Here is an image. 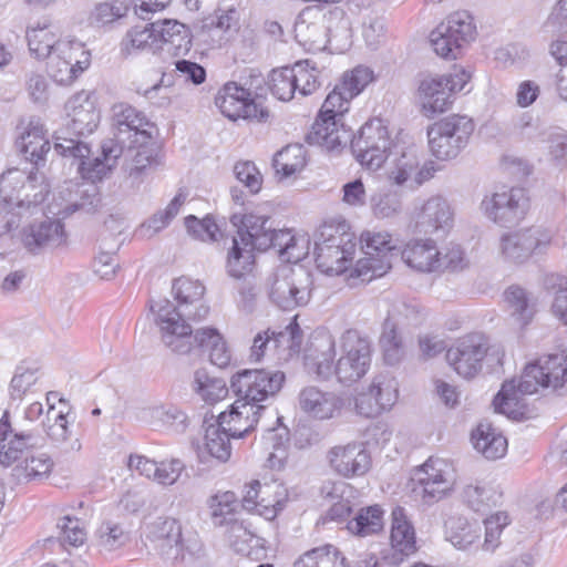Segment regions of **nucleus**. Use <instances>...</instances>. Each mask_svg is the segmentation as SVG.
Wrapping results in <instances>:
<instances>
[{"label": "nucleus", "mask_w": 567, "mask_h": 567, "mask_svg": "<svg viewBox=\"0 0 567 567\" xmlns=\"http://www.w3.org/2000/svg\"><path fill=\"white\" fill-rule=\"evenodd\" d=\"M128 7L124 1L97 3L91 13V23L96 27H104L126 16Z\"/></svg>", "instance_id": "obj_60"}, {"label": "nucleus", "mask_w": 567, "mask_h": 567, "mask_svg": "<svg viewBox=\"0 0 567 567\" xmlns=\"http://www.w3.org/2000/svg\"><path fill=\"white\" fill-rule=\"evenodd\" d=\"M505 301L511 313L522 326H526L533 318L535 309L528 292L519 286H511L504 292Z\"/></svg>", "instance_id": "obj_48"}, {"label": "nucleus", "mask_w": 567, "mask_h": 567, "mask_svg": "<svg viewBox=\"0 0 567 567\" xmlns=\"http://www.w3.org/2000/svg\"><path fill=\"white\" fill-rule=\"evenodd\" d=\"M266 409L267 406H255L248 401L236 399L229 411L219 414L218 423L233 439H244L256 429Z\"/></svg>", "instance_id": "obj_26"}, {"label": "nucleus", "mask_w": 567, "mask_h": 567, "mask_svg": "<svg viewBox=\"0 0 567 567\" xmlns=\"http://www.w3.org/2000/svg\"><path fill=\"white\" fill-rule=\"evenodd\" d=\"M272 332V347L275 349L284 348L287 349L289 355L299 353L303 341V332L296 319L289 322L285 329Z\"/></svg>", "instance_id": "obj_59"}, {"label": "nucleus", "mask_w": 567, "mask_h": 567, "mask_svg": "<svg viewBox=\"0 0 567 567\" xmlns=\"http://www.w3.org/2000/svg\"><path fill=\"white\" fill-rule=\"evenodd\" d=\"M205 290V286L199 280L179 277L172 284L176 306L166 298L151 305V310L156 315V323L162 331L163 342L175 353L189 352L192 327L187 320L200 321L209 313V307L203 302Z\"/></svg>", "instance_id": "obj_2"}, {"label": "nucleus", "mask_w": 567, "mask_h": 567, "mask_svg": "<svg viewBox=\"0 0 567 567\" xmlns=\"http://www.w3.org/2000/svg\"><path fill=\"white\" fill-rule=\"evenodd\" d=\"M230 437L228 431L223 429L219 423L209 425L205 434V452L219 462H226L231 453Z\"/></svg>", "instance_id": "obj_49"}, {"label": "nucleus", "mask_w": 567, "mask_h": 567, "mask_svg": "<svg viewBox=\"0 0 567 567\" xmlns=\"http://www.w3.org/2000/svg\"><path fill=\"white\" fill-rule=\"evenodd\" d=\"M360 243L365 257L355 262L350 277L371 281L385 275L391 269V257L398 249V240L385 230H367L361 234Z\"/></svg>", "instance_id": "obj_9"}, {"label": "nucleus", "mask_w": 567, "mask_h": 567, "mask_svg": "<svg viewBox=\"0 0 567 567\" xmlns=\"http://www.w3.org/2000/svg\"><path fill=\"white\" fill-rule=\"evenodd\" d=\"M187 194L179 189L164 210L156 212L143 225L142 229L152 230V235L158 233L169 225L186 202Z\"/></svg>", "instance_id": "obj_55"}, {"label": "nucleus", "mask_w": 567, "mask_h": 567, "mask_svg": "<svg viewBox=\"0 0 567 567\" xmlns=\"http://www.w3.org/2000/svg\"><path fill=\"white\" fill-rule=\"evenodd\" d=\"M350 143L352 152L362 165L370 169H378L388 158L393 142L386 124L382 118L375 117L368 121L358 135L351 133Z\"/></svg>", "instance_id": "obj_14"}, {"label": "nucleus", "mask_w": 567, "mask_h": 567, "mask_svg": "<svg viewBox=\"0 0 567 567\" xmlns=\"http://www.w3.org/2000/svg\"><path fill=\"white\" fill-rule=\"evenodd\" d=\"M436 168L433 162H425L421 166V157L414 146L406 147L393 161L389 178L396 185L408 184L414 188L434 176Z\"/></svg>", "instance_id": "obj_22"}, {"label": "nucleus", "mask_w": 567, "mask_h": 567, "mask_svg": "<svg viewBox=\"0 0 567 567\" xmlns=\"http://www.w3.org/2000/svg\"><path fill=\"white\" fill-rule=\"evenodd\" d=\"M384 362L389 365L399 364L406 354V347L394 320L388 317L379 339Z\"/></svg>", "instance_id": "obj_38"}, {"label": "nucleus", "mask_w": 567, "mask_h": 567, "mask_svg": "<svg viewBox=\"0 0 567 567\" xmlns=\"http://www.w3.org/2000/svg\"><path fill=\"white\" fill-rule=\"evenodd\" d=\"M53 54L61 59L74 62L79 69H87L91 64V53L85 49L84 43L75 39H60Z\"/></svg>", "instance_id": "obj_56"}, {"label": "nucleus", "mask_w": 567, "mask_h": 567, "mask_svg": "<svg viewBox=\"0 0 567 567\" xmlns=\"http://www.w3.org/2000/svg\"><path fill=\"white\" fill-rule=\"evenodd\" d=\"M475 124L465 115L453 114L427 128L432 154L442 161L455 158L467 145Z\"/></svg>", "instance_id": "obj_10"}, {"label": "nucleus", "mask_w": 567, "mask_h": 567, "mask_svg": "<svg viewBox=\"0 0 567 567\" xmlns=\"http://www.w3.org/2000/svg\"><path fill=\"white\" fill-rule=\"evenodd\" d=\"M327 458L331 468L346 478L363 476L372 464L370 452L358 442L331 447Z\"/></svg>", "instance_id": "obj_21"}, {"label": "nucleus", "mask_w": 567, "mask_h": 567, "mask_svg": "<svg viewBox=\"0 0 567 567\" xmlns=\"http://www.w3.org/2000/svg\"><path fill=\"white\" fill-rule=\"evenodd\" d=\"M146 538L153 542L161 557L171 566H177L185 559V553H193L197 542L185 539L178 519L167 516L156 517L146 524Z\"/></svg>", "instance_id": "obj_13"}, {"label": "nucleus", "mask_w": 567, "mask_h": 567, "mask_svg": "<svg viewBox=\"0 0 567 567\" xmlns=\"http://www.w3.org/2000/svg\"><path fill=\"white\" fill-rule=\"evenodd\" d=\"M508 516L504 512H497L484 520V550L493 553L499 546V537L502 535L503 529L508 525Z\"/></svg>", "instance_id": "obj_63"}, {"label": "nucleus", "mask_w": 567, "mask_h": 567, "mask_svg": "<svg viewBox=\"0 0 567 567\" xmlns=\"http://www.w3.org/2000/svg\"><path fill=\"white\" fill-rule=\"evenodd\" d=\"M383 511L379 505L361 508L347 524V528L353 535L360 537L372 536L383 529Z\"/></svg>", "instance_id": "obj_40"}, {"label": "nucleus", "mask_w": 567, "mask_h": 567, "mask_svg": "<svg viewBox=\"0 0 567 567\" xmlns=\"http://www.w3.org/2000/svg\"><path fill=\"white\" fill-rule=\"evenodd\" d=\"M207 505L215 527H225L238 519L239 503L234 492H219L209 497Z\"/></svg>", "instance_id": "obj_39"}, {"label": "nucleus", "mask_w": 567, "mask_h": 567, "mask_svg": "<svg viewBox=\"0 0 567 567\" xmlns=\"http://www.w3.org/2000/svg\"><path fill=\"white\" fill-rule=\"evenodd\" d=\"M162 50L174 56L186 55L193 47V35L187 25L176 20L153 22Z\"/></svg>", "instance_id": "obj_31"}, {"label": "nucleus", "mask_w": 567, "mask_h": 567, "mask_svg": "<svg viewBox=\"0 0 567 567\" xmlns=\"http://www.w3.org/2000/svg\"><path fill=\"white\" fill-rule=\"evenodd\" d=\"M68 189L71 199L63 210L60 212L63 217H68L76 212L91 214L101 205V195L95 183L83 182L81 184H73Z\"/></svg>", "instance_id": "obj_37"}, {"label": "nucleus", "mask_w": 567, "mask_h": 567, "mask_svg": "<svg viewBox=\"0 0 567 567\" xmlns=\"http://www.w3.org/2000/svg\"><path fill=\"white\" fill-rule=\"evenodd\" d=\"M412 480L416 483L414 491L429 505L445 497L453 485L451 466L439 457H430L414 471Z\"/></svg>", "instance_id": "obj_16"}, {"label": "nucleus", "mask_w": 567, "mask_h": 567, "mask_svg": "<svg viewBox=\"0 0 567 567\" xmlns=\"http://www.w3.org/2000/svg\"><path fill=\"white\" fill-rule=\"evenodd\" d=\"M292 75L296 79V89L301 96H307L316 92L320 85V71L315 62L307 59L298 61L291 66Z\"/></svg>", "instance_id": "obj_47"}, {"label": "nucleus", "mask_w": 567, "mask_h": 567, "mask_svg": "<svg viewBox=\"0 0 567 567\" xmlns=\"http://www.w3.org/2000/svg\"><path fill=\"white\" fill-rule=\"evenodd\" d=\"M391 546L393 564H400L404 557L416 551L415 532L411 522L408 519L405 509L396 506L392 511L391 526Z\"/></svg>", "instance_id": "obj_29"}, {"label": "nucleus", "mask_w": 567, "mask_h": 567, "mask_svg": "<svg viewBox=\"0 0 567 567\" xmlns=\"http://www.w3.org/2000/svg\"><path fill=\"white\" fill-rule=\"evenodd\" d=\"M369 390L382 412L390 410L398 400V382L389 374L375 375L369 385Z\"/></svg>", "instance_id": "obj_51"}, {"label": "nucleus", "mask_w": 567, "mask_h": 567, "mask_svg": "<svg viewBox=\"0 0 567 567\" xmlns=\"http://www.w3.org/2000/svg\"><path fill=\"white\" fill-rule=\"evenodd\" d=\"M34 445V436L30 432H17L11 424L10 414L6 411L0 419V464L8 467L24 456L29 447Z\"/></svg>", "instance_id": "obj_27"}, {"label": "nucleus", "mask_w": 567, "mask_h": 567, "mask_svg": "<svg viewBox=\"0 0 567 567\" xmlns=\"http://www.w3.org/2000/svg\"><path fill=\"white\" fill-rule=\"evenodd\" d=\"M17 152L28 162L39 166L44 162V155L50 151V143L39 118H31L14 143Z\"/></svg>", "instance_id": "obj_28"}, {"label": "nucleus", "mask_w": 567, "mask_h": 567, "mask_svg": "<svg viewBox=\"0 0 567 567\" xmlns=\"http://www.w3.org/2000/svg\"><path fill=\"white\" fill-rule=\"evenodd\" d=\"M68 235L64 225L58 219L34 221L23 228L22 243L31 254L43 249H54L66 244Z\"/></svg>", "instance_id": "obj_25"}, {"label": "nucleus", "mask_w": 567, "mask_h": 567, "mask_svg": "<svg viewBox=\"0 0 567 567\" xmlns=\"http://www.w3.org/2000/svg\"><path fill=\"white\" fill-rule=\"evenodd\" d=\"M352 97H348L344 90L337 84L326 97L311 131L307 135V142L328 151H334L348 145L351 138V130L347 128L341 118L349 110Z\"/></svg>", "instance_id": "obj_4"}, {"label": "nucleus", "mask_w": 567, "mask_h": 567, "mask_svg": "<svg viewBox=\"0 0 567 567\" xmlns=\"http://www.w3.org/2000/svg\"><path fill=\"white\" fill-rule=\"evenodd\" d=\"M340 357L336 359V339L326 329L316 330L306 350V361L317 378L329 380L333 375L346 385L362 379L372 361V342L355 329L346 330L339 340Z\"/></svg>", "instance_id": "obj_1"}, {"label": "nucleus", "mask_w": 567, "mask_h": 567, "mask_svg": "<svg viewBox=\"0 0 567 567\" xmlns=\"http://www.w3.org/2000/svg\"><path fill=\"white\" fill-rule=\"evenodd\" d=\"M310 274L289 266L277 268L267 279V295L271 303L285 311L308 305L311 299Z\"/></svg>", "instance_id": "obj_8"}, {"label": "nucleus", "mask_w": 567, "mask_h": 567, "mask_svg": "<svg viewBox=\"0 0 567 567\" xmlns=\"http://www.w3.org/2000/svg\"><path fill=\"white\" fill-rule=\"evenodd\" d=\"M475 35L476 25L473 17L467 11H456L431 32L430 43L439 56L456 60Z\"/></svg>", "instance_id": "obj_11"}, {"label": "nucleus", "mask_w": 567, "mask_h": 567, "mask_svg": "<svg viewBox=\"0 0 567 567\" xmlns=\"http://www.w3.org/2000/svg\"><path fill=\"white\" fill-rule=\"evenodd\" d=\"M17 172H8L0 177V204L2 209L12 216H31L44 202L49 194V185L42 174L30 172L22 181L14 176Z\"/></svg>", "instance_id": "obj_6"}, {"label": "nucleus", "mask_w": 567, "mask_h": 567, "mask_svg": "<svg viewBox=\"0 0 567 567\" xmlns=\"http://www.w3.org/2000/svg\"><path fill=\"white\" fill-rule=\"evenodd\" d=\"M453 224L454 210L451 204L445 197L435 195L421 205L416 214L415 229L424 235H445Z\"/></svg>", "instance_id": "obj_23"}, {"label": "nucleus", "mask_w": 567, "mask_h": 567, "mask_svg": "<svg viewBox=\"0 0 567 567\" xmlns=\"http://www.w3.org/2000/svg\"><path fill=\"white\" fill-rule=\"evenodd\" d=\"M299 404L313 417L326 420L333 417L341 410L343 402L333 393H324L316 386H308L300 392Z\"/></svg>", "instance_id": "obj_32"}, {"label": "nucleus", "mask_w": 567, "mask_h": 567, "mask_svg": "<svg viewBox=\"0 0 567 567\" xmlns=\"http://www.w3.org/2000/svg\"><path fill=\"white\" fill-rule=\"evenodd\" d=\"M66 126L60 130L55 136L62 135L74 140L92 134L100 122V112L96 110L92 93L81 91L74 94L66 103Z\"/></svg>", "instance_id": "obj_19"}, {"label": "nucleus", "mask_w": 567, "mask_h": 567, "mask_svg": "<svg viewBox=\"0 0 567 567\" xmlns=\"http://www.w3.org/2000/svg\"><path fill=\"white\" fill-rule=\"evenodd\" d=\"M25 38L31 54L38 59L50 56L60 41L59 29L48 18L28 27Z\"/></svg>", "instance_id": "obj_33"}, {"label": "nucleus", "mask_w": 567, "mask_h": 567, "mask_svg": "<svg viewBox=\"0 0 567 567\" xmlns=\"http://www.w3.org/2000/svg\"><path fill=\"white\" fill-rule=\"evenodd\" d=\"M41 375L37 363L30 361L20 362L10 381L9 394L12 400L21 401L37 384Z\"/></svg>", "instance_id": "obj_41"}, {"label": "nucleus", "mask_w": 567, "mask_h": 567, "mask_svg": "<svg viewBox=\"0 0 567 567\" xmlns=\"http://www.w3.org/2000/svg\"><path fill=\"white\" fill-rule=\"evenodd\" d=\"M355 236L346 230V224H324L315 240V260L319 270L327 275H341L352 265Z\"/></svg>", "instance_id": "obj_5"}, {"label": "nucleus", "mask_w": 567, "mask_h": 567, "mask_svg": "<svg viewBox=\"0 0 567 567\" xmlns=\"http://www.w3.org/2000/svg\"><path fill=\"white\" fill-rule=\"evenodd\" d=\"M215 104L221 114L229 120L238 118L265 122L269 111L258 99H252L249 90L236 82H227L215 97Z\"/></svg>", "instance_id": "obj_15"}, {"label": "nucleus", "mask_w": 567, "mask_h": 567, "mask_svg": "<svg viewBox=\"0 0 567 567\" xmlns=\"http://www.w3.org/2000/svg\"><path fill=\"white\" fill-rule=\"evenodd\" d=\"M185 227L193 237L200 240H216L219 233V226L210 215L203 219L189 215L185 218Z\"/></svg>", "instance_id": "obj_64"}, {"label": "nucleus", "mask_w": 567, "mask_h": 567, "mask_svg": "<svg viewBox=\"0 0 567 567\" xmlns=\"http://www.w3.org/2000/svg\"><path fill=\"white\" fill-rule=\"evenodd\" d=\"M437 254L439 249L434 240H412L403 249L402 259L409 267L420 272H433L437 271Z\"/></svg>", "instance_id": "obj_35"}, {"label": "nucleus", "mask_w": 567, "mask_h": 567, "mask_svg": "<svg viewBox=\"0 0 567 567\" xmlns=\"http://www.w3.org/2000/svg\"><path fill=\"white\" fill-rule=\"evenodd\" d=\"M192 388L207 403L220 401L228 393L226 382L220 378L210 377L205 369L194 372Z\"/></svg>", "instance_id": "obj_42"}, {"label": "nucleus", "mask_w": 567, "mask_h": 567, "mask_svg": "<svg viewBox=\"0 0 567 567\" xmlns=\"http://www.w3.org/2000/svg\"><path fill=\"white\" fill-rule=\"evenodd\" d=\"M567 382V354L544 355L526 365L519 380L505 381L493 400L495 411L513 420L525 415L522 395L534 394L539 388L557 391Z\"/></svg>", "instance_id": "obj_3"}, {"label": "nucleus", "mask_w": 567, "mask_h": 567, "mask_svg": "<svg viewBox=\"0 0 567 567\" xmlns=\"http://www.w3.org/2000/svg\"><path fill=\"white\" fill-rule=\"evenodd\" d=\"M462 497L474 512H485L497 505L501 494L486 484H468L464 487Z\"/></svg>", "instance_id": "obj_46"}, {"label": "nucleus", "mask_w": 567, "mask_h": 567, "mask_svg": "<svg viewBox=\"0 0 567 567\" xmlns=\"http://www.w3.org/2000/svg\"><path fill=\"white\" fill-rule=\"evenodd\" d=\"M231 225L237 229V237L241 245L255 250L266 251L271 247L270 233L274 228L269 217L249 214H233Z\"/></svg>", "instance_id": "obj_24"}, {"label": "nucleus", "mask_w": 567, "mask_h": 567, "mask_svg": "<svg viewBox=\"0 0 567 567\" xmlns=\"http://www.w3.org/2000/svg\"><path fill=\"white\" fill-rule=\"evenodd\" d=\"M481 207L491 220L506 226L515 224L524 217L528 207V198L525 189L511 188L484 198Z\"/></svg>", "instance_id": "obj_20"}, {"label": "nucleus", "mask_w": 567, "mask_h": 567, "mask_svg": "<svg viewBox=\"0 0 567 567\" xmlns=\"http://www.w3.org/2000/svg\"><path fill=\"white\" fill-rule=\"evenodd\" d=\"M95 535L97 546L105 551L116 550L130 542L128 532L112 520L102 523Z\"/></svg>", "instance_id": "obj_52"}, {"label": "nucleus", "mask_w": 567, "mask_h": 567, "mask_svg": "<svg viewBox=\"0 0 567 567\" xmlns=\"http://www.w3.org/2000/svg\"><path fill=\"white\" fill-rule=\"evenodd\" d=\"M45 59H49V69L52 78L55 82L63 85L72 84L79 78V75L86 70L79 69L78 66H74L73 61L61 59L53 53H51V55L47 56Z\"/></svg>", "instance_id": "obj_61"}, {"label": "nucleus", "mask_w": 567, "mask_h": 567, "mask_svg": "<svg viewBox=\"0 0 567 567\" xmlns=\"http://www.w3.org/2000/svg\"><path fill=\"white\" fill-rule=\"evenodd\" d=\"M255 249L240 244L238 238H233V247L227 256V272L230 277L240 279L252 270L255 264Z\"/></svg>", "instance_id": "obj_43"}, {"label": "nucleus", "mask_w": 567, "mask_h": 567, "mask_svg": "<svg viewBox=\"0 0 567 567\" xmlns=\"http://www.w3.org/2000/svg\"><path fill=\"white\" fill-rule=\"evenodd\" d=\"M553 234L543 227H530L505 234L501 239L502 254L514 262H524L533 255L544 254L551 244Z\"/></svg>", "instance_id": "obj_18"}, {"label": "nucleus", "mask_w": 567, "mask_h": 567, "mask_svg": "<svg viewBox=\"0 0 567 567\" xmlns=\"http://www.w3.org/2000/svg\"><path fill=\"white\" fill-rule=\"evenodd\" d=\"M271 247L278 250L279 255L288 262H298L305 257V252H295L296 246L299 243H306L305 237H296L288 229L276 230L272 228L270 233Z\"/></svg>", "instance_id": "obj_53"}, {"label": "nucleus", "mask_w": 567, "mask_h": 567, "mask_svg": "<svg viewBox=\"0 0 567 567\" xmlns=\"http://www.w3.org/2000/svg\"><path fill=\"white\" fill-rule=\"evenodd\" d=\"M472 442L477 452L487 460H497L505 455L506 439L489 424L482 422L472 432Z\"/></svg>", "instance_id": "obj_36"}, {"label": "nucleus", "mask_w": 567, "mask_h": 567, "mask_svg": "<svg viewBox=\"0 0 567 567\" xmlns=\"http://www.w3.org/2000/svg\"><path fill=\"white\" fill-rule=\"evenodd\" d=\"M339 550L332 545L312 548L300 556L293 567H338L343 558L339 559Z\"/></svg>", "instance_id": "obj_50"}, {"label": "nucleus", "mask_w": 567, "mask_h": 567, "mask_svg": "<svg viewBox=\"0 0 567 567\" xmlns=\"http://www.w3.org/2000/svg\"><path fill=\"white\" fill-rule=\"evenodd\" d=\"M101 148L102 157L90 158L91 148L87 143L62 135L55 136L54 150L64 157L79 161L78 171L86 183L101 181L123 154L124 145L110 138L102 143Z\"/></svg>", "instance_id": "obj_7"}, {"label": "nucleus", "mask_w": 567, "mask_h": 567, "mask_svg": "<svg viewBox=\"0 0 567 567\" xmlns=\"http://www.w3.org/2000/svg\"><path fill=\"white\" fill-rule=\"evenodd\" d=\"M285 380L286 375L282 371L245 369L231 377L230 390L236 399L248 401L255 406H267L265 402L281 390Z\"/></svg>", "instance_id": "obj_12"}, {"label": "nucleus", "mask_w": 567, "mask_h": 567, "mask_svg": "<svg viewBox=\"0 0 567 567\" xmlns=\"http://www.w3.org/2000/svg\"><path fill=\"white\" fill-rule=\"evenodd\" d=\"M446 538L458 549H467L480 538V528L463 517H452L445 523Z\"/></svg>", "instance_id": "obj_45"}, {"label": "nucleus", "mask_w": 567, "mask_h": 567, "mask_svg": "<svg viewBox=\"0 0 567 567\" xmlns=\"http://www.w3.org/2000/svg\"><path fill=\"white\" fill-rule=\"evenodd\" d=\"M116 109L114 122L117 133L114 141L123 145L125 143L124 135H127V138L131 140L128 148L133 144L144 143L150 137L145 130L148 124L146 116L131 105L120 104Z\"/></svg>", "instance_id": "obj_30"}, {"label": "nucleus", "mask_w": 567, "mask_h": 567, "mask_svg": "<svg viewBox=\"0 0 567 567\" xmlns=\"http://www.w3.org/2000/svg\"><path fill=\"white\" fill-rule=\"evenodd\" d=\"M306 150L301 144H291L279 151L274 157V167L278 174L289 177L306 165Z\"/></svg>", "instance_id": "obj_44"}, {"label": "nucleus", "mask_w": 567, "mask_h": 567, "mask_svg": "<svg viewBox=\"0 0 567 567\" xmlns=\"http://www.w3.org/2000/svg\"><path fill=\"white\" fill-rule=\"evenodd\" d=\"M372 71L365 66H357L350 72H346L339 83L340 89L344 90L348 97H355L372 81Z\"/></svg>", "instance_id": "obj_62"}, {"label": "nucleus", "mask_w": 567, "mask_h": 567, "mask_svg": "<svg viewBox=\"0 0 567 567\" xmlns=\"http://www.w3.org/2000/svg\"><path fill=\"white\" fill-rule=\"evenodd\" d=\"M254 537L255 533L243 519L238 518L225 526L224 539L238 554L246 555L249 553Z\"/></svg>", "instance_id": "obj_54"}, {"label": "nucleus", "mask_w": 567, "mask_h": 567, "mask_svg": "<svg viewBox=\"0 0 567 567\" xmlns=\"http://www.w3.org/2000/svg\"><path fill=\"white\" fill-rule=\"evenodd\" d=\"M489 350L488 338L471 333L460 338L446 351V360L457 374L465 379L475 377L482 369V361Z\"/></svg>", "instance_id": "obj_17"}, {"label": "nucleus", "mask_w": 567, "mask_h": 567, "mask_svg": "<svg viewBox=\"0 0 567 567\" xmlns=\"http://www.w3.org/2000/svg\"><path fill=\"white\" fill-rule=\"evenodd\" d=\"M53 461L45 453L27 454L23 462L17 466L19 475L27 480L42 478L50 474Z\"/></svg>", "instance_id": "obj_58"}, {"label": "nucleus", "mask_w": 567, "mask_h": 567, "mask_svg": "<svg viewBox=\"0 0 567 567\" xmlns=\"http://www.w3.org/2000/svg\"><path fill=\"white\" fill-rule=\"evenodd\" d=\"M189 341V352L194 348L205 349L208 350L209 360L214 365L225 368L229 364L231 359L230 351L224 338L216 329L203 328L196 330L195 333L192 332Z\"/></svg>", "instance_id": "obj_34"}, {"label": "nucleus", "mask_w": 567, "mask_h": 567, "mask_svg": "<svg viewBox=\"0 0 567 567\" xmlns=\"http://www.w3.org/2000/svg\"><path fill=\"white\" fill-rule=\"evenodd\" d=\"M292 75L291 66L272 70L269 75V90L280 101H290L296 89V79Z\"/></svg>", "instance_id": "obj_57"}]
</instances>
